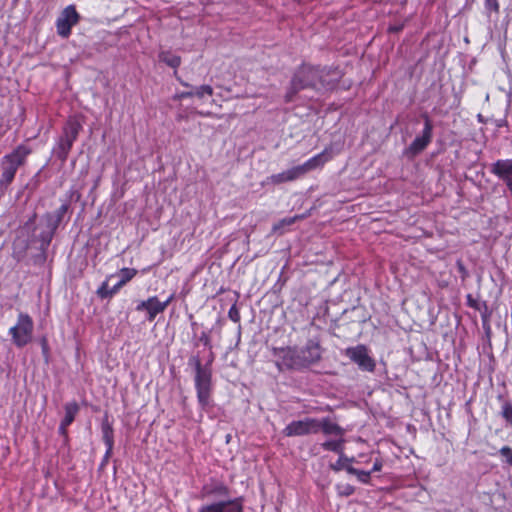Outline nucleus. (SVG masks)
<instances>
[{"label":"nucleus","instance_id":"nucleus-1","mask_svg":"<svg viewBox=\"0 0 512 512\" xmlns=\"http://www.w3.org/2000/svg\"><path fill=\"white\" fill-rule=\"evenodd\" d=\"M31 150L24 145L18 146L10 154L5 155L2 159V173L0 177L1 185L10 184L17 172V169L24 164L26 157Z\"/></svg>","mask_w":512,"mask_h":512},{"label":"nucleus","instance_id":"nucleus-2","mask_svg":"<svg viewBox=\"0 0 512 512\" xmlns=\"http://www.w3.org/2000/svg\"><path fill=\"white\" fill-rule=\"evenodd\" d=\"M34 323L32 318L25 313H20L16 324L9 329L12 341L17 347L27 345L33 336Z\"/></svg>","mask_w":512,"mask_h":512},{"label":"nucleus","instance_id":"nucleus-3","mask_svg":"<svg viewBox=\"0 0 512 512\" xmlns=\"http://www.w3.org/2000/svg\"><path fill=\"white\" fill-rule=\"evenodd\" d=\"M195 387L199 404L204 408L210 403L211 373L203 369L199 360L196 362Z\"/></svg>","mask_w":512,"mask_h":512},{"label":"nucleus","instance_id":"nucleus-4","mask_svg":"<svg viewBox=\"0 0 512 512\" xmlns=\"http://www.w3.org/2000/svg\"><path fill=\"white\" fill-rule=\"evenodd\" d=\"M352 362H354L360 370L373 372L376 367L375 360L369 355L368 348L365 345L359 344L354 347H348L344 351Z\"/></svg>","mask_w":512,"mask_h":512},{"label":"nucleus","instance_id":"nucleus-5","mask_svg":"<svg viewBox=\"0 0 512 512\" xmlns=\"http://www.w3.org/2000/svg\"><path fill=\"white\" fill-rule=\"evenodd\" d=\"M316 433H318V419L310 417L292 421L283 429V434L286 437L304 436Z\"/></svg>","mask_w":512,"mask_h":512},{"label":"nucleus","instance_id":"nucleus-6","mask_svg":"<svg viewBox=\"0 0 512 512\" xmlns=\"http://www.w3.org/2000/svg\"><path fill=\"white\" fill-rule=\"evenodd\" d=\"M80 20V15L76 11L74 5H68L60 13L56 20V29L59 36L68 38L71 34V29Z\"/></svg>","mask_w":512,"mask_h":512},{"label":"nucleus","instance_id":"nucleus-7","mask_svg":"<svg viewBox=\"0 0 512 512\" xmlns=\"http://www.w3.org/2000/svg\"><path fill=\"white\" fill-rule=\"evenodd\" d=\"M319 77L318 69L311 66H302L294 75L291 81L292 94L301 89L315 86Z\"/></svg>","mask_w":512,"mask_h":512},{"label":"nucleus","instance_id":"nucleus-8","mask_svg":"<svg viewBox=\"0 0 512 512\" xmlns=\"http://www.w3.org/2000/svg\"><path fill=\"white\" fill-rule=\"evenodd\" d=\"M273 355L280 360L279 366L289 369L303 368L302 356L296 347L273 348Z\"/></svg>","mask_w":512,"mask_h":512},{"label":"nucleus","instance_id":"nucleus-9","mask_svg":"<svg viewBox=\"0 0 512 512\" xmlns=\"http://www.w3.org/2000/svg\"><path fill=\"white\" fill-rule=\"evenodd\" d=\"M81 125L77 121H69L64 129V135L58 144V156L65 161L75 140L78 137Z\"/></svg>","mask_w":512,"mask_h":512},{"label":"nucleus","instance_id":"nucleus-10","mask_svg":"<svg viewBox=\"0 0 512 512\" xmlns=\"http://www.w3.org/2000/svg\"><path fill=\"white\" fill-rule=\"evenodd\" d=\"M172 299L173 296L171 295L167 300L161 302L156 296H152L145 301H141L137 305L136 310L147 311L148 320L152 321L159 313H162L167 308Z\"/></svg>","mask_w":512,"mask_h":512},{"label":"nucleus","instance_id":"nucleus-11","mask_svg":"<svg viewBox=\"0 0 512 512\" xmlns=\"http://www.w3.org/2000/svg\"><path fill=\"white\" fill-rule=\"evenodd\" d=\"M334 155L333 149L331 147H327L322 152L309 158L301 165L307 174L311 171L322 169L327 162L333 159Z\"/></svg>","mask_w":512,"mask_h":512},{"label":"nucleus","instance_id":"nucleus-12","mask_svg":"<svg viewBox=\"0 0 512 512\" xmlns=\"http://www.w3.org/2000/svg\"><path fill=\"white\" fill-rule=\"evenodd\" d=\"M432 124L428 117H425L424 129L421 136L416 137L409 146V151L416 155L423 151L432 138Z\"/></svg>","mask_w":512,"mask_h":512},{"label":"nucleus","instance_id":"nucleus-13","mask_svg":"<svg viewBox=\"0 0 512 512\" xmlns=\"http://www.w3.org/2000/svg\"><path fill=\"white\" fill-rule=\"evenodd\" d=\"M199 512H243V507L239 500L234 499L202 506Z\"/></svg>","mask_w":512,"mask_h":512},{"label":"nucleus","instance_id":"nucleus-14","mask_svg":"<svg viewBox=\"0 0 512 512\" xmlns=\"http://www.w3.org/2000/svg\"><path fill=\"white\" fill-rule=\"evenodd\" d=\"M306 175L302 165H298L282 171L277 174H273L269 177V181L275 185L295 181L299 178H302Z\"/></svg>","mask_w":512,"mask_h":512},{"label":"nucleus","instance_id":"nucleus-15","mask_svg":"<svg viewBox=\"0 0 512 512\" xmlns=\"http://www.w3.org/2000/svg\"><path fill=\"white\" fill-rule=\"evenodd\" d=\"M302 356L303 368L316 363L321 358V347L318 342L310 340L306 346L299 349Z\"/></svg>","mask_w":512,"mask_h":512},{"label":"nucleus","instance_id":"nucleus-16","mask_svg":"<svg viewBox=\"0 0 512 512\" xmlns=\"http://www.w3.org/2000/svg\"><path fill=\"white\" fill-rule=\"evenodd\" d=\"M320 430L325 434L338 435L341 437L344 435V430L329 418L318 419V432Z\"/></svg>","mask_w":512,"mask_h":512},{"label":"nucleus","instance_id":"nucleus-17","mask_svg":"<svg viewBox=\"0 0 512 512\" xmlns=\"http://www.w3.org/2000/svg\"><path fill=\"white\" fill-rule=\"evenodd\" d=\"M137 270L133 268H122L120 270V280L112 287V293H116L122 286L129 282L135 275Z\"/></svg>","mask_w":512,"mask_h":512},{"label":"nucleus","instance_id":"nucleus-18","mask_svg":"<svg viewBox=\"0 0 512 512\" xmlns=\"http://www.w3.org/2000/svg\"><path fill=\"white\" fill-rule=\"evenodd\" d=\"M302 218H303V216H293V217L283 218L272 226V232L278 233V234H283L285 232L286 227L293 225L298 219H302Z\"/></svg>","mask_w":512,"mask_h":512},{"label":"nucleus","instance_id":"nucleus-19","mask_svg":"<svg viewBox=\"0 0 512 512\" xmlns=\"http://www.w3.org/2000/svg\"><path fill=\"white\" fill-rule=\"evenodd\" d=\"M78 412V405L75 402L65 405V416L62 420L64 425H70Z\"/></svg>","mask_w":512,"mask_h":512},{"label":"nucleus","instance_id":"nucleus-20","mask_svg":"<svg viewBox=\"0 0 512 512\" xmlns=\"http://www.w3.org/2000/svg\"><path fill=\"white\" fill-rule=\"evenodd\" d=\"M159 58L162 62L166 63L172 68H177L181 64V58L178 55L171 54L169 52H162L159 55Z\"/></svg>","mask_w":512,"mask_h":512},{"label":"nucleus","instance_id":"nucleus-21","mask_svg":"<svg viewBox=\"0 0 512 512\" xmlns=\"http://www.w3.org/2000/svg\"><path fill=\"white\" fill-rule=\"evenodd\" d=\"M343 443L344 440L342 438L339 440H329L322 443V447L325 450L333 451L339 454L343 452Z\"/></svg>","mask_w":512,"mask_h":512},{"label":"nucleus","instance_id":"nucleus-22","mask_svg":"<svg viewBox=\"0 0 512 512\" xmlns=\"http://www.w3.org/2000/svg\"><path fill=\"white\" fill-rule=\"evenodd\" d=\"M351 462H353V458H348L347 456H345L343 454V452H341V453H339L338 460L336 461V463L331 465V468L334 471H339V470L344 469V467H346L347 463H351Z\"/></svg>","mask_w":512,"mask_h":512},{"label":"nucleus","instance_id":"nucleus-23","mask_svg":"<svg viewBox=\"0 0 512 512\" xmlns=\"http://www.w3.org/2000/svg\"><path fill=\"white\" fill-rule=\"evenodd\" d=\"M103 440L106 446L113 448V431L112 428L107 424L103 426Z\"/></svg>","mask_w":512,"mask_h":512},{"label":"nucleus","instance_id":"nucleus-24","mask_svg":"<svg viewBox=\"0 0 512 512\" xmlns=\"http://www.w3.org/2000/svg\"><path fill=\"white\" fill-rule=\"evenodd\" d=\"M194 96L198 98H203L205 95L212 96L213 88L210 85H201L193 91Z\"/></svg>","mask_w":512,"mask_h":512},{"label":"nucleus","instance_id":"nucleus-25","mask_svg":"<svg viewBox=\"0 0 512 512\" xmlns=\"http://www.w3.org/2000/svg\"><path fill=\"white\" fill-rule=\"evenodd\" d=\"M485 9L490 13L498 14L500 9L498 0H485Z\"/></svg>","mask_w":512,"mask_h":512},{"label":"nucleus","instance_id":"nucleus-26","mask_svg":"<svg viewBox=\"0 0 512 512\" xmlns=\"http://www.w3.org/2000/svg\"><path fill=\"white\" fill-rule=\"evenodd\" d=\"M98 295L102 298H106L109 296H112L114 293H112V288L108 287L107 282H104L97 291Z\"/></svg>","mask_w":512,"mask_h":512},{"label":"nucleus","instance_id":"nucleus-27","mask_svg":"<svg viewBox=\"0 0 512 512\" xmlns=\"http://www.w3.org/2000/svg\"><path fill=\"white\" fill-rule=\"evenodd\" d=\"M502 416L512 423V405L510 403H506L502 407Z\"/></svg>","mask_w":512,"mask_h":512},{"label":"nucleus","instance_id":"nucleus-28","mask_svg":"<svg viewBox=\"0 0 512 512\" xmlns=\"http://www.w3.org/2000/svg\"><path fill=\"white\" fill-rule=\"evenodd\" d=\"M355 476L358 478V480L362 483H368L369 480H370V476H371V471H364V470H359L357 471V473L355 474Z\"/></svg>","mask_w":512,"mask_h":512},{"label":"nucleus","instance_id":"nucleus-29","mask_svg":"<svg viewBox=\"0 0 512 512\" xmlns=\"http://www.w3.org/2000/svg\"><path fill=\"white\" fill-rule=\"evenodd\" d=\"M228 316L229 318L237 323L239 320H240V315H239V311L237 310L236 306L233 305L230 309H229V312H228Z\"/></svg>","mask_w":512,"mask_h":512},{"label":"nucleus","instance_id":"nucleus-30","mask_svg":"<svg viewBox=\"0 0 512 512\" xmlns=\"http://www.w3.org/2000/svg\"><path fill=\"white\" fill-rule=\"evenodd\" d=\"M193 96H194L193 91H184V92L175 94L174 99L180 100V99H184V98H190Z\"/></svg>","mask_w":512,"mask_h":512},{"label":"nucleus","instance_id":"nucleus-31","mask_svg":"<svg viewBox=\"0 0 512 512\" xmlns=\"http://www.w3.org/2000/svg\"><path fill=\"white\" fill-rule=\"evenodd\" d=\"M500 453L502 456L506 457L507 459V462L509 461V459L511 458L512 456V449L509 447V446H503L501 449H500Z\"/></svg>","mask_w":512,"mask_h":512},{"label":"nucleus","instance_id":"nucleus-32","mask_svg":"<svg viewBox=\"0 0 512 512\" xmlns=\"http://www.w3.org/2000/svg\"><path fill=\"white\" fill-rule=\"evenodd\" d=\"M354 488L350 485H345L342 487V490H340V494L344 496H349L353 494Z\"/></svg>","mask_w":512,"mask_h":512},{"label":"nucleus","instance_id":"nucleus-33","mask_svg":"<svg viewBox=\"0 0 512 512\" xmlns=\"http://www.w3.org/2000/svg\"><path fill=\"white\" fill-rule=\"evenodd\" d=\"M383 467V464H382V461L380 459H376L374 464H373V467H372V470H371V473L372 472H378L382 469Z\"/></svg>","mask_w":512,"mask_h":512},{"label":"nucleus","instance_id":"nucleus-34","mask_svg":"<svg viewBox=\"0 0 512 512\" xmlns=\"http://www.w3.org/2000/svg\"><path fill=\"white\" fill-rule=\"evenodd\" d=\"M344 469H345L348 473L353 474V475H355V474L357 473V471H358V469H356V468H354L353 466H351V465H350V463H347V464H346V467H344Z\"/></svg>","mask_w":512,"mask_h":512},{"label":"nucleus","instance_id":"nucleus-35","mask_svg":"<svg viewBox=\"0 0 512 512\" xmlns=\"http://www.w3.org/2000/svg\"><path fill=\"white\" fill-rule=\"evenodd\" d=\"M195 113L199 116H203V117H211L213 116V113L207 111V112H204V111H195Z\"/></svg>","mask_w":512,"mask_h":512},{"label":"nucleus","instance_id":"nucleus-36","mask_svg":"<svg viewBox=\"0 0 512 512\" xmlns=\"http://www.w3.org/2000/svg\"><path fill=\"white\" fill-rule=\"evenodd\" d=\"M68 426H69V425H64V423H63V422H61L60 427H59V432H60L61 434H65V433H66V429H67V427H68Z\"/></svg>","mask_w":512,"mask_h":512},{"label":"nucleus","instance_id":"nucleus-37","mask_svg":"<svg viewBox=\"0 0 512 512\" xmlns=\"http://www.w3.org/2000/svg\"><path fill=\"white\" fill-rule=\"evenodd\" d=\"M106 447H107V449H106V453H105V459L110 457L112 450H113V448L109 449V446H106Z\"/></svg>","mask_w":512,"mask_h":512},{"label":"nucleus","instance_id":"nucleus-38","mask_svg":"<svg viewBox=\"0 0 512 512\" xmlns=\"http://www.w3.org/2000/svg\"><path fill=\"white\" fill-rule=\"evenodd\" d=\"M183 119H185L184 115L179 114V115L177 116V120H178V121L183 120Z\"/></svg>","mask_w":512,"mask_h":512},{"label":"nucleus","instance_id":"nucleus-39","mask_svg":"<svg viewBox=\"0 0 512 512\" xmlns=\"http://www.w3.org/2000/svg\"><path fill=\"white\" fill-rule=\"evenodd\" d=\"M181 84H182L183 86H185V87H188V86H189V84H188V83H186V82H181Z\"/></svg>","mask_w":512,"mask_h":512},{"label":"nucleus","instance_id":"nucleus-40","mask_svg":"<svg viewBox=\"0 0 512 512\" xmlns=\"http://www.w3.org/2000/svg\"><path fill=\"white\" fill-rule=\"evenodd\" d=\"M508 463L512 466V456H511V458L509 459Z\"/></svg>","mask_w":512,"mask_h":512}]
</instances>
